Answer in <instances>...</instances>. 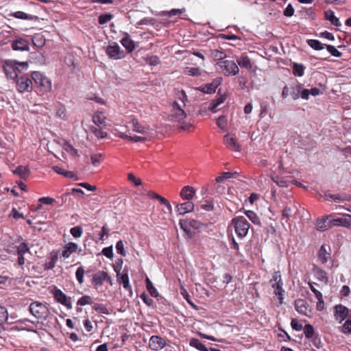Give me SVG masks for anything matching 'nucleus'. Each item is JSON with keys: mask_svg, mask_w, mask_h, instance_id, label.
Instances as JSON below:
<instances>
[{"mask_svg": "<svg viewBox=\"0 0 351 351\" xmlns=\"http://www.w3.org/2000/svg\"><path fill=\"white\" fill-rule=\"evenodd\" d=\"M84 269L82 267H80L77 268L75 276L76 278L78 281V282L81 285L84 282Z\"/></svg>", "mask_w": 351, "mask_h": 351, "instance_id": "nucleus-44", "label": "nucleus"}, {"mask_svg": "<svg viewBox=\"0 0 351 351\" xmlns=\"http://www.w3.org/2000/svg\"><path fill=\"white\" fill-rule=\"evenodd\" d=\"M313 274L316 278L322 282L324 284H327L328 282V276L327 274L317 267H314L313 268Z\"/></svg>", "mask_w": 351, "mask_h": 351, "instance_id": "nucleus-27", "label": "nucleus"}, {"mask_svg": "<svg viewBox=\"0 0 351 351\" xmlns=\"http://www.w3.org/2000/svg\"><path fill=\"white\" fill-rule=\"evenodd\" d=\"M13 173L22 179H26L29 176L30 171L28 167L21 165L13 171Z\"/></svg>", "mask_w": 351, "mask_h": 351, "instance_id": "nucleus-28", "label": "nucleus"}, {"mask_svg": "<svg viewBox=\"0 0 351 351\" xmlns=\"http://www.w3.org/2000/svg\"><path fill=\"white\" fill-rule=\"evenodd\" d=\"M56 114L58 117L64 119L66 117V109L64 107H60V108L57 109L56 112Z\"/></svg>", "mask_w": 351, "mask_h": 351, "instance_id": "nucleus-58", "label": "nucleus"}, {"mask_svg": "<svg viewBox=\"0 0 351 351\" xmlns=\"http://www.w3.org/2000/svg\"><path fill=\"white\" fill-rule=\"evenodd\" d=\"M16 87L19 93H29L33 88L32 80L27 76H21L16 80Z\"/></svg>", "mask_w": 351, "mask_h": 351, "instance_id": "nucleus-9", "label": "nucleus"}, {"mask_svg": "<svg viewBox=\"0 0 351 351\" xmlns=\"http://www.w3.org/2000/svg\"><path fill=\"white\" fill-rule=\"evenodd\" d=\"M331 217L332 215H329L327 216L326 218L318 220L317 222V230L319 231H325L326 230L332 228L330 221H327V220Z\"/></svg>", "mask_w": 351, "mask_h": 351, "instance_id": "nucleus-25", "label": "nucleus"}, {"mask_svg": "<svg viewBox=\"0 0 351 351\" xmlns=\"http://www.w3.org/2000/svg\"><path fill=\"white\" fill-rule=\"evenodd\" d=\"M231 225L234 227V231L238 237L244 238L250 229V223L243 216L234 217L232 219Z\"/></svg>", "mask_w": 351, "mask_h": 351, "instance_id": "nucleus-2", "label": "nucleus"}, {"mask_svg": "<svg viewBox=\"0 0 351 351\" xmlns=\"http://www.w3.org/2000/svg\"><path fill=\"white\" fill-rule=\"evenodd\" d=\"M29 252V249L26 243H21L17 247V254H25L27 252Z\"/></svg>", "mask_w": 351, "mask_h": 351, "instance_id": "nucleus-48", "label": "nucleus"}, {"mask_svg": "<svg viewBox=\"0 0 351 351\" xmlns=\"http://www.w3.org/2000/svg\"><path fill=\"white\" fill-rule=\"evenodd\" d=\"M305 336L307 338H311L314 334V329L311 325L307 324L304 328Z\"/></svg>", "mask_w": 351, "mask_h": 351, "instance_id": "nucleus-53", "label": "nucleus"}, {"mask_svg": "<svg viewBox=\"0 0 351 351\" xmlns=\"http://www.w3.org/2000/svg\"><path fill=\"white\" fill-rule=\"evenodd\" d=\"M90 132L95 134V136L99 138H104L107 136V133L100 129H97L94 126L90 127Z\"/></svg>", "mask_w": 351, "mask_h": 351, "instance_id": "nucleus-37", "label": "nucleus"}, {"mask_svg": "<svg viewBox=\"0 0 351 351\" xmlns=\"http://www.w3.org/2000/svg\"><path fill=\"white\" fill-rule=\"evenodd\" d=\"M90 304H91V298L88 295H84L81 297L77 301V304L81 306H84Z\"/></svg>", "mask_w": 351, "mask_h": 351, "instance_id": "nucleus-54", "label": "nucleus"}, {"mask_svg": "<svg viewBox=\"0 0 351 351\" xmlns=\"http://www.w3.org/2000/svg\"><path fill=\"white\" fill-rule=\"evenodd\" d=\"M293 14H294V8L291 4H289L284 11V14L286 16L290 17V16H292L293 15Z\"/></svg>", "mask_w": 351, "mask_h": 351, "instance_id": "nucleus-63", "label": "nucleus"}, {"mask_svg": "<svg viewBox=\"0 0 351 351\" xmlns=\"http://www.w3.org/2000/svg\"><path fill=\"white\" fill-rule=\"evenodd\" d=\"M194 209V204L191 202H186L178 204L176 206V211L180 215H183L186 213L193 211Z\"/></svg>", "mask_w": 351, "mask_h": 351, "instance_id": "nucleus-18", "label": "nucleus"}, {"mask_svg": "<svg viewBox=\"0 0 351 351\" xmlns=\"http://www.w3.org/2000/svg\"><path fill=\"white\" fill-rule=\"evenodd\" d=\"M8 318V313L5 308L0 306V325L5 323Z\"/></svg>", "mask_w": 351, "mask_h": 351, "instance_id": "nucleus-43", "label": "nucleus"}, {"mask_svg": "<svg viewBox=\"0 0 351 351\" xmlns=\"http://www.w3.org/2000/svg\"><path fill=\"white\" fill-rule=\"evenodd\" d=\"M327 51L333 56L339 58L342 56V53L339 51L337 48L332 45H326Z\"/></svg>", "mask_w": 351, "mask_h": 351, "instance_id": "nucleus-41", "label": "nucleus"}, {"mask_svg": "<svg viewBox=\"0 0 351 351\" xmlns=\"http://www.w3.org/2000/svg\"><path fill=\"white\" fill-rule=\"evenodd\" d=\"M128 178V180L132 182L136 186H140L141 184V179L136 178L132 173H129Z\"/></svg>", "mask_w": 351, "mask_h": 351, "instance_id": "nucleus-64", "label": "nucleus"}, {"mask_svg": "<svg viewBox=\"0 0 351 351\" xmlns=\"http://www.w3.org/2000/svg\"><path fill=\"white\" fill-rule=\"evenodd\" d=\"M304 68L303 65L299 64H295L293 65V73L298 76H302L304 75Z\"/></svg>", "mask_w": 351, "mask_h": 351, "instance_id": "nucleus-46", "label": "nucleus"}, {"mask_svg": "<svg viewBox=\"0 0 351 351\" xmlns=\"http://www.w3.org/2000/svg\"><path fill=\"white\" fill-rule=\"evenodd\" d=\"M348 315V309L342 306V305H337L335 308V312H334V316L335 319L341 323L343 322Z\"/></svg>", "mask_w": 351, "mask_h": 351, "instance_id": "nucleus-15", "label": "nucleus"}, {"mask_svg": "<svg viewBox=\"0 0 351 351\" xmlns=\"http://www.w3.org/2000/svg\"><path fill=\"white\" fill-rule=\"evenodd\" d=\"M18 65L27 67V62H17L14 61H5L3 65V70L6 76L10 79H15L17 77Z\"/></svg>", "mask_w": 351, "mask_h": 351, "instance_id": "nucleus-7", "label": "nucleus"}, {"mask_svg": "<svg viewBox=\"0 0 351 351\" xmlns=\"http://www.w3.org/2000/svg\"><path fill=\"white\" fill-rule=\"evenodd\" d=\"M177 97L182 102L181 105L185 106V101L187 100V96L184 90H179L177 93Z\"/></svg>", "mask_w": 351, "mask_h": 351, "instance_id": "nucleus-57", "label": "nucleus"}, {"mask_svg": "<svg viewBox=\"0 0 351 351\" xmlns=\"http://www.w3.org/2000/svg\"><path fill=\"white\" fill-rule=\"evenodd\" d=\"M116 250L117 253L120 254L121 255L125 256L126 255V252L124 250V245L121 240L117 241L116 244Z\"/></svg>", "mask_w": 351, "mask_h": 351, "instance_id": "nucleus-50", "label": "nucleus"}, {"mask_svg": "<svg viewBox=\"0 0 351 351\" xmlns=\"http://www.w3.org/2000/svg\"><path fill=\"white\" fill-rule=\"evenodd\" d=\"M91 162L95 167L100 165L102 160V155L101 154H95L90 156Z\"/></svg>", "mask_w": 351, "mask_h": 351, "instance_id": "nucleus-40", "label": "nucleus"}, {"mask_svg": "<svg viewBox=\"0 0 351 351\" xmlns=\"http://www.w3.org/2000/svg\"><path fill=\"white\" fill-rule=\"evenodd\" d=\"M31 314L38 319L45 320L49 315V309L47 306L40 302H34L29 305Z\"/></svg>", "mask_w": 351, "mask_h": 351, "instance_id": "nucleus-4", "label": "nucleus"}, {"mask_svg": "<svg viewBox=\"0 0 351 351\" xmlns=\"http://www.w3.org/2000/svg\"><path fill=\"white\" fill-rule=\"evenodd\" d=\"M233 176V173L231 172H223L222 174L218 177L216 178V182H221L224 180L229 179L232 178Z\"/></svg>", "mask_w": 351, "mask_h": 351, "instance_id": "nucleus-52", "label": "nucleus"}, {"mask_svg": "<svg viewBox=\"0 0 351 351\" xmlns=\"http://www.w3.org/2000/svg\"><path fill=\"white\" fill-rule=\"evenodd\" d=\"M102 254L107 258H111L113 256L112 247H104L102 250Z\"/></svg>", "mask_w": 351, "mask_h": 351, "instance_id": "nucleus-59", "label": "nucleus"}, {"mask_svg": "<svg viewBox=\"0 0 351 351\" xmlns=\"http://www.w3.org/2000/svg\"><path fill=\"white\" fill-rule=\"evenodd\" d=\"M131 123L133 127L132 130L137 133L141 134L143 136H140L125 134L123 131L118 130L117 129H114V131L116 132L115 134L123 139L132 141L134 142L145 141L149 138L152 130L149 128H145L141 125L136 119H133Z\"/></svg>", "mask_w": 351, "mask_h": 351, "instance_id": "nucleus-1", "label": "nucleus"}, {"mask_svg": "<svg viewBox=\"0 0 351 351\" xmlns=\"http://www.w3.org/2000/svg\"><path fill=\"white\" fill-rule=\"evenodd\" d=\"M211 54L214 58L221 61L226 57L225 53L219 50H213Z\"/></svg>", "mask_w": 351, "mask_h": 351, "instance_id": "nucleus-55", "label": "nucleus"}, {"mask_svg": "<svg viewBox=\"0 0 351 351\" xmlns=\"http://www.w3.org/2000/svg\"><path fill=\"white\" fill-rule=\"evenodd\" d=\"M121 43L129 53L135 49L134 43L128 34H125V36L121 40Z\"/></svg>", "mask_w": 351, "mask_h": 351, "instance_id": "nucleus-23", "label": "nucleus"}, {"mask_svg": "<svg viewBox=\"0 0 351 351\" xmlns=\"http://www.w3.org/2000/svg\"><path fill=\"white\" fill-rule=\"evenodd\" d=\"M80 252L82 251L81 248H79V246L77 243L70 242L67 244H66L63 247L62 256L64 258H68L71 256V255L76 252Z\"/></svg>", "mask_w": 351, "mask_h": 351, "instance_id": "nucleus-11", "label": "nucleus"}, {"mask_svg": "<svg viewBox=\"0 0 351 351\" xmlns=\"http://www.w3.org/2000/svg\"><path fill=\"white\" fill-rule=\"evenodd\" d=\"M12 47L15 51H29V46L27 40L19 38L12 41Z\"/></svg>", "mask_w": 351, "mask_h": 351, "instance_id": "nucleus-16", "label": "nucleus"}, {"mask_svg": "<svg viewBox=\"0 0 351 351\" xmlns=\"http://www.w3.org/2000/svg\"><path fill=\"white\" fill-rule=\"evenodd\" d=\"M106 119V117L101 112H97L93 117V121L100 128H104L107 125Z\"/></svg>", "mask_w": 351, "mask_h": 351, "instance_id": "nucleus-24", "label": "nucleus"}, {"mask_svg": "<svg viewBox=\"0 0 351 351\" xmlns=\"http://www.w3.org/2000/svg\"><path fill=\"white\" fill-rule=\"evenodd\" d=\"M63 149L73 156H77V151L71 144L66 143L63 145Z\"/></svg>", "mask_w": 351, "mask_h": 351, "instance_id": "nucleus-42", "label": "nucleus"}, {"mask_svg": "<svg viewBox=\"0 0 351 351\" xmlns=\"http://www.w3.org/2000/svg\"><path fill=\"white\" fill-rule=\"evenodd\" d=\"M325 16L327 20L330 21L335 26L341 25L339 19L335 16V13L332 10H326L325 12Z\"/></svg>", "mask_w": 351, "mask_h": 351, "instance_id": "nucleus-31", "label": "nucleus"}, {"mask_svg": "<svg viewBox=\"0 0 351 351\" xmlns=\"http://www.w3.org/2000/svg\"><path fill=\"white\" fill-rule=\"evenodd\" d=\"M223 101H224V99L222 97H221L220 98H219L217 99L213 100L210 105L209 109L210 110H212L213 112H215L216 108H217V106L219 104H222Z\"/></svg>", "mask_w": 351, "mask_h": 351, "instance_id": "nucleus-47", "label": "nucleus"}, {"mask_svg": "<svg viewBox=\"0 0 351 351\" xmlns=\"http://www.w3.org/2000/svg\"><path fill=\"white\" fill-rule=\"evenodd\" d=\"M308 45L313 49L315 50H322L324 49L326 45L322 44L320 41L317 40L311 39L307 41Z\"/></svg>", "mask_w": 351, "mask_h": 351, "instance_id": "nucleus-34", "label": "nucleus"}, {"mask_svg": "<svg viewBox=\"0 0 351 351\" xmlns=\"http://www.w3.org/2000/svg\"><path fill=\"white\" fill-rule=\"evenodd\" d=\"M70 232L73 237L79 238L82 236V230L80 226H75L71 229Z\"/></svg>", "mask_w": 351, "mask_h": 351, "instance_id": "nucleus-51", "label": "nucleus"}, {"mask_svg": "<svg viewBox=\"0 0 351 351\" xmlns=\"http://www.w3.org/2000/svg\"><path fill=\"white\" fill-rule=\"evenodd\" d=\"M282 281L276 283H272L271 287L274 289V294L276 295H278V300L280 304L282 303L283 301V294L285 291L282 289Z\"/></svg>", "mask_w": 351, "mask_h": 351, "instance_id": "nucleus-26", "label": "nucleus"}, {"mask_svg": "<svg viewBox=\"0 0 351 351\" xmlns=\"http://www.w3.org/2000/svg\"><path fill=\"white\" fill-rule=\"evenodd\" d=\"M32 78L40 91L47 93L51 90V80L40 72H33L32 73Z\"/></svg>", "mask_w": 351, "mask_h": 351, "instance_id": "nucleus-3", "label": "nucleus"}, {"mask_svg": "<svg viewBox=\"0 0 351 351\" xmlns=\"http://www.w3.org/2000/svg\"><path fill=\"white\" fill-rule=\"evenodd\" d=\"M217 66L221 69V72L227 76L236 75L239 73L238 65L232 60H221L217 62Z\"/></svg>", "mask_w": 351, "mask_h": 351, "instance_id": "nucleus-5", "label": "nucleus"}, {"mask_svg": "<svg viewBox=\"0 0 351 351\" xmlns=\"http://www.w3.org/2000/svg\"><path fill=\"white\" fill-rule=\"evenodd\" d=\"M93 308L99 313H104V314L107 313V308L101 304H95L93 306Z\"/></svg>", "mask_w": 351, "mask_h": 351, "instance_id": "nucleus-62", "label": "nucleus"}, {"mask_svg": "<svg viewBox=\"0 0 351 351\" xmlns=\"http://www.w3.org/2000/svg\"><path fill=\"white\" fill-rule=\"evenodd\" d=\"M220 83H221V80L216 79L212 83L207 84H205L204 86L199 87L198 90H199L200 91H202L204 93L210 94V93L215 92L216 88L220 84Z\"/></svg>", "mask_w": 351, "mask_h": 351, "instance_id": "nucleus-17", "label": "nucleus"}, {"mask_svg": "<svg viewBox=\"0 0 351 351\" xmlns=\"http://www.w3.org/2000/svg\"><path fill=\"white\" fill-rule=\"evenodd\" d=\"M341 330L344 334H351V319H348L346 321Z\"/></svg>", "mask_w": 351, "mask_h": 351, "instance_id": "nucleus-45", "label": "nucleus"}, {"mask_svg": "<svg viewBox=\"0 0 351 351\" xmlns=\"http://www.w3.org/2000/svg\"><path fill=\"white\" fill-rule=\"evenodd\" d=\"M106 53L110 58L120 60L125 57V54L117 43H112L106 47Z\"/></svg>", "mask_w": 351, "mask_h": 351, "instance_id": "nucleus-8", "label": "nucleus"}, {"mask_svg": "<svg viewBox=\"0 0 351 351\" xmlns=\"http://www.w3.org/2000/svg\"><path fill=\"white\" fill-rule=\"evenodd\" d=\"M195 194V190L190 186H185L180 191L181 197L186 200L191 199Z\"/></svg>", "mask_w": 351, "mask_h": 351, "instance_id": "nucleus-21", "label": "nucleus"}, {"mask_svg": "<svg viewBox=\"0 0 351 351\" xmlns=\"http://www.w3.org/2000/svg\"><path fill=\"white\" fill-rule=\"evenodd\" d=\"M11 16H14L16 19H24V20H32L34 16L29 14H27L25 12L22 11H17L10 14Z\"/></svg>", "mask_w": 351, "mask_h": 351, "instance_id": "nucleus-33", "label": "nucleus"}, {"mask_svg": "<svg viewBox=\"0 0 351 351\" xmlns=\"http://www.w3.org/2000/svg\"><path fill=\"white\" fill-rule=\"evenodd\" d=\"M237 64L241 68L252 69V63L250 58L247 56H242L237 60Z\"/></svg>", "mask_w": 351, "mask_h": 351, "instance_id": "nucleus-29", "label": "nucleus"}, {"mask_svg": "<svg viewBox=\"0 0 351 351\" xmlns=\"http://www.w3.org/2000/svg\"><path fill=\"white\" fill-rule=\"evenodd\" d=\"M203 70L198 67L187 66L184 70V73L191 76H199L202 74Z\"/></svg>", "mask_w": 351, "mask_h": 351, "instance_id": "nucleus-30", "label": "nucleus"}, {"mask_svg": "<svg viewBox=\"0 0 351 351\" xmlns=\"http://www.w3.org/2000/svg\"><path fill=\"white\" fill-rule=\"evenodd\" d=\"M295 310L300 314L307 315H308V304L302 299H298L295 302Z\"/></svg>", "mask_w": 351, "mask_h": 351, "instance_id": "nucleus-20", "label": "nucleus"}, {"mask_svg": "<svg viewBox=\"0 0 351 351\" xmlns=\"http://www.w3.org/2000/svg\"><path fill=\"white\" fill-rule=\"evenodd\" d=\"M223 143L226 147L232 151L240 152L241 146L235 138L227 134L223 136Z\"/></svg>", "mask_w": 351, "mask_h": 351, "instance_id": "nucleus-14", "label": "nucleus"}, {"mask_svg": "<svg viewBox=\"0 0 351 351\" xmlns=\"http://www.w3.org/2000/svg\"><path fill=\"white\" fill-rule=\"evenodd\" d=\"M217 125L222 130H225L227 126V119L224 116H221L217 120Z\"/></svg>", "mask_w": 351, "mask_h": 351, "instance_id": "nucleus-49", "label": "nucleus"}, {"mask_svg": "<svg viewBox=\"0 0 351 351\" xmlns=\"http://www.w3.org/2000/svg\"><path fill=\"white\" fill-rule=\"evenodd\" d=\"M183 105H181L178 101H174L171 106V110L169 114L171 121L180 122L186 117V113L184 110Z\"/></svg>", "mask_w": 351, "mask_h": 351, "instance_id": "nucleus-6", "label": "nucleus"}, {"mask_svg": "<svg viewBox=\"0 0 351 351\" xmlns=\"http://www.w3.org/2000/svg\"><path fill=\"white\" fill-rule=\"evenodd\" d=\"M105 280H110V277L105 271H99L93 278V283L95 286L101 285Z\"/></svg>", "mask_w": 351, "mask_h": 351, "instance_id": "nucleus-19", "label": "nucleus"}, {"mask_svg": "<svg viewBox=\"0 0 351 351\" xmlns=\"http://www.w3.org/2000/svg\"><path fill=\"white\" fill-rule=\"evenodd\" d=\"M57 260L58 254L56 253L51 254L50 261L46 263V268L47 269H52L55 267Z\"/></svg>", "mask_w": 351, "mask_h": 351, "instance_id": "nucleus-39", "label": "nucleus"}, {"mask_svg": "<svg viewBox=\"0 0 351 351\" xmlns=\"http://www.w3.org/2000/svg\"><path fill=\"white\" fill-rule=\"evenodd\" d=\"M281 281H282V278H281V275H280V272L279 271L274 272L273 274L272 278L270 280L271 285H272V283H276L278 282H280Z\"/></svg>", "mask_w": 351, "mask_h": 351, "instance_id": "nucleus-61", "label": "nucleus"}, {"mask_svg": "<svg viewBox=\"0 0 351 351\" xmlns=\"http://www.w3.org/2000/svg\"><path fill=\"white\" fill-rule=\"evenodd\" d=\"M300 93V89L299 88H291L290 95L293 99L296 100L299 98Z\"/></svg>", "mask_w": 351, "mask_h": 351, "instance_id": "nucleus-60", "label": "nucleus"}, {"mask_svg": "<svg viewBox=\"0 0 351 351\" xmlns=\"http://www.w3.org/2000/svg\"><path fill=\"white\" fill-rule=\"evenodd\" d=\"M190 345L200 351H208L206 347L197 339H192L190 341Z\"/></svg>", "mask_w": 351, "mask_h": 351, "instance_id": "nucleus-36", "label": "nucleus"}, {"mask_svg": "<svg viewBox=\"0 0 351 351\" xmlns=\"http://www.w3.org/2000/svg\"><path fill=\"white\" fill-rule=\"evenodd\" d=\"M112 18V15L110 14H104L99 17V23L101 25L105 24L110 21Z\"/></svg>", "mask_w": 351, "mask_h": 351, "instance_id": "nucleus-56", "label": "nucleus"}, {"mask_svg": "<svg viewBox=\"0 0 351 351\" xmlns=\"http://www.w3.org/2000/svg\"><path fill=\"white\" fill-rule=\"evenodd\" d=\"M53 296L58 302L66 306L68 308H72V305H71V302L70 300L67 298V296L61 290H60V289L56 290L54 291Z\"/></svg>", "mask_w": 351, "mask_h": 351, "instance_id": "nucleus-13", "label": "nucleus"}, {"mask_svg": "<svg viewBox=\"0 0 351 351\" xmlns=\"http://www.w3.org/2000/svg\"><path fill=\"white\" fill-rule=\"evenodd\" d=\"M318 261L321 264L326 263L330 259V254L327 252L324 245H322L318 252Z\"/></svg>", "mask_w": 351, "mask_h": 351, "instance_id": "nucleus-22", "label": "nucleus"}, {"mask_svg": "<svg viewBox=\"0 0 351 351\" xmlns=\"http://www.w3.org/2000/svg\"><path fill=\"white\" fill-rule=\"evenodd\" d=\"M118 282L123 285L124 289L131 291V286L130 285L128 273L121 274V276L118 278Z\"/></svg>", "mask_w": 351, "mask_h": 351, "instance_id": "nucleus-32", "label": "nucleus"}, {"mask_svg": "<svg viewBox=\"0 0 351 351\" xmlns=\"http://www.w3.org/2000/svg\"><path fill=\"white\" fill-rule=\"evenodd\" d=\"M246 216L248 217V219L254 223L260 225L261 224V220L256 213H255L254 211L252 210H247L245 212Z\"/></svg>", "mask_w": 351, "mask_h": 351, "instance_id": "nucleus-35", "label": "nucleus"}, {"mask_svg": "<svg viewBox=\"0 0 351 351\" xmlns=\"http://www.w3.org/2000/svg\"><path fill=\"white\" fill-rule=\"evenodd\" d=\"M146 287H147V291L153 297H157L158 291H157L156 289L154 287L153 283L151 282V280L149 278L146 279Z\"/></svg>", "mask_w": 351, "mask_h": 351, "instance_id": "nucleus-38", "label": "nucleus"}, {"mask_svg": "<svg viewBox=\"0 0 351 351\" xmlns=\"http://www.w3.org/2000/svg\"><path fill=\"white\" fill-rule=\"evenodd\" d=\"M350 217H351L350 215L344 214L343 217L330 220L332 228L334 226H342L346 228H350L351 221V219H348Z\"/></svg>", "mask_w": 351, "mask_h": 351, "instance_id": "nucleus-12", "label": "nucleus"}, {"mask_svg": "<svg viewBox=\"0 0 351 351\" xmlns=\"http://www.w3.org/2000/svg\"><path fill=\"white\" fill-rule=\"evenodd\" d=\"M165 345V340L158 336H152L149 339V346L153 350H160L162 349Z\"/></svg>", "mask_w": 351, "mask_h": 351, "instance_id": "nucleus-10", "label": "nucleus"}]
</instances>
